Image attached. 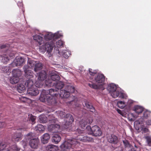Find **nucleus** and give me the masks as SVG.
I'll list each match as a JSON object with an SVG mask.
<instances>
[{"label": "nucleus", "instance_id": "1", "mask_svg": "<svg viewBox=\"0 0 151 151\" xmlns=\"http://www.w3.org/2000/svg\"><path fill=\"white\" fill-rule=\"evenodd\" d=\"M55 42L53 40L50 42L44 43L40 47V50L42 52H44L47 50V52L50 53L52 51L55 47V49L56 50H57L58 53L61 55L60 52L59 51L58 48H62L64 47L65 43L63 41L59 40L56 42V45H55Z\"/></svg>", "mask_w": 151, "mask_h": 151}, {"label": "nucleus", "instance_id": "2", "mask_svg": "<svg viewBox=\"0 0 151 151\" xmlns=\"http://www.w3.org/2000/svg\"><path fill=\"white\" fill-rule=\"evenodd\" d=\"M80 145V142L75 139H68L63 142L60 146V151H67L70 148H77Z\"/></svg>", "mask_w": 151, "mask_h": 151}, {"label": "nucleus", "instance_id": "3", "mask_svg": "<svg viewBox=\"0 0 151 151\" xmlns=\"http://www.w3.org/2000/svg\"><path fill=\"white\" fill-rule=\"evenodd\" d=\"M95 80L96 83V85L94 83L88 84L89 86L91 88L95 89H104L103 86L105 81V76L102 74H99L95 77Z\"/></svg>", "mask_w": 151, "mask_h": 151}, {"label": "nucleus", "instance_id": "4", "mask_svg": "<svg viewBox=\"0 0 151 151\" xmlns=\"http://www.w3.org/2000/svg\"><path fill=\"white\" fill-rule=\"evenodd\" d=\"M58 116L60 118H63L66 117V122L63 125L62 127L63 129H67L68 127L71 126V124L73 122V120L72 116L69 114H65V112L61 111H58L57 112Z\"/></svg>", "mask_w": 151, "mask_h": 151}, {"label": "nucleus", "instance_id": "5", "mask_svg": "<svg viewBox=\"0 0 151 151\" xmlns=\"http://www.w3.org/2000/svg\"><path fill=\"white\" fill-rule=\"evenodd\" d=\"M46 100L49 104H52L55 103V99L53 97L54 96H56L58 94V90L56 88H51L48 91H46Z\"/></svg>", "mask_w": 151, "mask_h": 151}, {"label": "nucleus", "instance_id": "6", "mask_svg": "<svg viewBox=\"0 0 151 151\" xmlns=\"http://www.w3.org/2000/svg\"><path fill=\"white\" fill-rule=\"evenodd\" d=\"M33 133H29L25 136L26 141L30 139L29 144L32 148H36L38 146L39 142L38 138H33Z\"/></svg>", "mask_w": 151, "mask_h": 151}, {"label": "nucleus", "instance_id": "7", "mask_svg": "<svg viewBox=\"0 0 151 151\" xmlns=\"http://www.w3.org/2000/svg\"><path fill=\"white\" fill-rule=\"evenodd\" d=\"M47 76L46 72L44 71L37 73L36 77L37 80L35 82V84L37 87H40L42 86V81L46 78Z\"/></svg>", "mask_w": 151, "mask_h": 151}, {"label": "nucleus", "instance_id": "8", "mask_svg": "<svg viewBox=\"0 0 151 151\" xmlns=\"http://www.w3.org/2000/svg\"><path fill=\"white\" fill-rule=\"evenodd\" d=\"M49 79L45 81V84L46 86H53L54 83L52 81H58L60 78L59 76L56 73L52 72L50 76L49 77Z\"/></svg>", "mask_w": 151, "mask_h": 151}, {"label": "nucleus", "instance_id": "9", "mask_svg": "<svg viewBox=\"0 0 151 151\" xmlns=\"http://www.w3.org/2000/svg\"><path fill=\"white\" fill-rule=\"evenodd\" d=\"M9 145H6L4 143H0V151H18V149L15 145L12 146L11 147H9Z\"/></svg>", "mask_w": 151, "mask_h": 151}, {"label": "nucleus", "instance_id": "10", "mask_svg": "<svg viewBox=\"0 0 151 151\" xmlns=\"http://www.w3.org/2000/svg\"><path fill=\"white\" fill-rule=\"evenodd\" d=\"M50 123H51L48 127V129L49 131H52L55 129H59L60 128L59 124H55L57 122V119L53 118L49 120Z\"/></svg>", "mask_w": 151, "mask_h": 151}, {"label": "nucleus", "instance_id": "11", "mask_svg": "<svg viewBox=\"0 0 151 151\" xmlns=\"http://www.w3.org/2000/svg\"><path fill=\"white\" fill-rule=\"evenodd\" d=\"M24 59L20 57H17L14 61L10 65V67H14L15 66H21L24 63Z\"/></svg>", "mask_w": 151, "mask_h": 151}, {"label": "nucleus", "instance_id": "12", "mask_svg": "<svg viewBox=\"0 0 151 151\" xmlns=\"http://www.w3.org/2000/svg\"><path fill=\"white\" fill-rule=\"evenodd\" d=\"M110 94L114 98H116L119 96V98L126 99L127 97L126 94H125L121 92H119L118 88L115 90V91L111 93Z\"/></svg>", "mask_w": 151, "mask_h": 151}, {"label": "nucleus", "instance_id": "13", "mask_svg": "<svg viewBox=\"0 0 151 151\" xmlns=\"http://www.w3.org/2000/svg\"><path fill=\"white\" fill-rule=\"evenodd\" d=\"M23 69L25 73V76L26 78L30 79L32 78L34 76L33 72L28 69V66H24Z\"/></svg>", "mask_w": 151, "mask_h": 151}, {"label": "nucleus", "instance_id": "14", "mask_svg": "<svg viewBox=\"0 0 151 151\" xmlns=\"http://www.w3.org/2000/svg\"><path fill=\"white\" fill-rule=\"evenodd\" d=\"M36 87H34L27 90V93L31 96H36L39 93V91Z\"/></svg>", "mask_w": 151, "mask_h": 151}, {"label": "nucleus", "instance_id": "15", "mask_svg": "<svg viewBox=\"0 0 151 151\" xmlns=\"http://www.w3.org/2000/svg\"><path fill=\"white\" fill-rule=\"evenodd\" d=\"M92 122V120L91 118L88 119L86 120L82 119L79 122L80 126L81 128L83 129L85 127L87 124L91 123Z\"/></svg>", "mask_w": 151, "mask_h": 151}, {"label": "nucleus", "instance_id": "16", "mask_svg": "<svg viewBox=\"0 0 151 151\" xmlns=\"http://www.w3.org/2000/svg\"><path fill=\"white\" fill-rule=\"evenodd\" d=\"M50 138V136L47 133H45L41 137V140L42 143L45 144L47 143Z\"/></svg>", "mask_w": 151, "mask_h": 151}, {"label": "nucleus", "instance_id": "17", "mask_svg": "<svg viewBox=\"0 0 151 151\" xmlns=\"http://www.w3.org/2000/svg\"><path fill=\"white\" fill-rule=\"evenodd\" d=\"M22 133H15L12 138V140L14 141H18L21 140L22 137Z\"/></svg>", "mask_w": 151, "mask_h": 151}, {"label": "nucleus", "instance_id": "18", "mask_svg": "<svg viewBox=\"0 0 151 151\" xmlns=\"http://www.w3.org/2000/svg\"><path fill=\"white\" fill-rule=\"evenodd\" d=\"M61 140L60 135L58 134H54L52 137V141L55 144H57Z\"/></svg>", "mask_w": 151, "mask_h": 151}, {"label": "nucleus", "instance_id": "19", "mask_svg": "<svg viewBox=\"0 0 151 151\" xmlns=\"http://www.w3.org/2000/svg\"><path fill=\"white\" fill-rule=\"evenodd\" d=\"M60 96L61 98H66L70 96V93L69 91H67V90H60Z\"/></svg>", "mask_w": 151, "mask_h": 151}, {"label": "nucleus", "instance_id": "20", "mask_svg": "<svg viewBox=\"0 0 151 151\" xmlns=\"http://www.w3.org/2000/svg\"><path fill=\"white\" fill-rule=\"evenodd\" d=\"M46 96V91L45 90L42 91L41 94L40 95L39 100L40 101L42 102H46V103L49 104L50 105L51 104H49L47 102V100Z\"/></svg>", "mask_w": 151, "mask_h": 151}, {"label": "nucleus", "instance_id": "21", "mask_svg": "<svg viewBox=\"0 0 151 151\" xmlns=\"http://www.w3.org/2000/svg\"><path fill=\"white\" fill-rule=\"evenodd\" d=\"M86 129L89 131H91L92 132H97L100 131V128L96 125L92 127V128H91L90 126H87L86 127Z\"/></svg>", "mask_w": 151, "mask_h": 151}, {"label": "nucleus", "instance_id": "22", "mask_svg": "<svg viewBox=\"0 0 151 151\" xmlns=\"http://www.w3.org/2000/svg\"><path fill=\"white\" fill-rule=\"evenodd\" d=\"M25 86L27 88V89L31 88L34 87H36V84L34 86V83L32 80L29 79L25 83Z\"/></svg>", "mask_w": 151, "mask_h": 151}, {"label": "nucleus", "instance_id": "23", "mask_svg": "<svg viewBox=\"0 0 151 151\" xmlns=\"http://www.w3.org/2000/svg\"><path fill=\"white\" fill-rule=\"evenodd\" d=\"M43 36L45 40L47 41L51 40L53 38L55 39L54 34L51 32H46Z\"/></svg>", "mask_w": 151, "mask_h": 151}, {"label": "nucleus", "instance_id": "24", "mask_svg": "<svg viewBox=\"0 0 151 151\" xmlns=\"http://www.w3.org/2000/svg\"><path fill=\"white\" fill-rule=\"evenodd\" d=\"M143 108L142 106L139 105L134 106L133 108V110L137 114L141 113L143 111Z\"/></svg>", "mask_w": 151, "mask_h": 151}, {"label": "nucleus", "instance_id": "25", "mask_svg": "<svg viewBox=\"0 0 151 151\" xmlns=\"http://www.w3.org/2000/svg\"><path fill=\"white\" fill-rule=\"evenodd\" d=\"M42 39V37L40 35H36L33 36L34 40L37 42L40 45H41L43 42Z\"/></svg>", "mask_w": 151, "mask_h": 151}, {"label": "nucleus", "instance_id": "26", "mask_svg": "<svg viewBox=\"0 0 151 151\" xmlns=\"http://www.w3.org/2000/svg\"><path fill=\"white\" fill-rule=\"evenodd\" d=\"M117 88L116 85L113 83L109 84L107 87V90L110 94Z\"/></svg>", "mask_w": 151, "mask_h": 151}, {"label": "nucleus", "instance_id": "27", "mask_svg": "<svg viewBox=\"0 0 151 151\" xmlns=\"http://www.w3.org/2000/svg\"><path fill=\"white\" fill-rule=\"evenodd\" d=\"M108 141L111 143H115L117 140V137L114 134H111L107 137Z\"/></svg>", "mask_w": 151, "mask_h": 151}, {"label": "nucleus", "instance_id": "28", "mask_svg": "<svg viewBox=\"0 0 151 151\" xmlns=\"http://www.w3.org/2000/svg\"><path fill=\"white\" fill-rule=\"evenodd\" d=\"M83 104L84 107H86L87 108L90 109V111L93 112L95 111V109L93 106L91 105L89 103L86 101H84L83 103Z\"/></svg>", "mask_w": 151, "mask_h": 151}, {"label": "nucleus", "instance_id": "29", "mask_svg": "<svg viewBox=\"0 0 151 151\" xmlns=\"http://www.w3.org/2000/svg\"><path fill=\"white\" fill-rule=\"evenodd\" d=\"M46 148L47 151H57L58 149V147L53 145H48Z\"/></svg>", "mask_w": 151, "mask_h": 151}, {"label": "nucleus", "instance_id": "30", "mask_svg": "<svg viewBox=\"0 0 151 151\" xmlns=\"http://www.w3.org/2000/svg\"><path fill=\"white\" fill-rule=\"evenodd\" d=\"M42 65L41 63L37 61L34 68V71L37 72L42 69Z\"/></svg>", "mask_w": 151, "mask_h": 151}, {"label": "nucleus", "instance_id": "31", "mask_svg": "<svg viewBox=\"0 0 151 151\" xmlns=\"http://www.w3.org/2000/svg\"><path fill=\"white\" fill-rule=\"evenodd\" d=\"M19 76H13L10 80V83L12 84H15L17 83L19 81Z\"/></svg>", "mask_w": 151, "mask_h": 151}, {"label": "nucleus", "instance_id": "32", "mask_svg": "<svg viewBox=\"0 0 151 151\" xmlns=\"http://www.w3.org/2000/svg\"><path fill=\"white\" fill-rule=\"evenodd\" d=\"M37 61H35L30 59H28L27 62L28 68H34Z\"/></svg>", "mask_w": 151, "mask_h": 151}, {"label": "nucleus", "instance_id": "33", "mask_svg": "<svg viewBox=\"0 0 151 151\" xmlns=\"http://www.w3.org/2000/svg\"><path fill=\"white\" fill-rule=\"evenodd\" d=\"M17 89L18 92L22 93L25 91V88L24 86L22 84H19L17 87Z\"/></svg>", "mask_w": 151, "mask_h": 151}, {"label": "nucleus", "instance_id": "34", "mask_svg": "<svg viewBox=\"0 0 151 151\" xmlns=\"http://www.w3.org/2000/svg\"><path fill=\"white\" fill-rule=\"evenodd\" d=\"M45 129L44 127L41 124H38L35 128V130L36 131L43 132Z\"/></svg>", "mask_w": 151, "mask_h": 151}, {"label": "nucleus", "instance_id": "35", "mask_svg": "<svg viewBox=\"0 0 151 151\" xmlns=\"http://www.w3.org/2000/svg\"><path fill=\"white\" fill-rule=\"evenodd\" d=\"M13 76H19L21 74V72L19 69H14L12 71Z\"/></svg>", "mask_w": 151, "mask_h": 151}, {"label": "nucleus", "instance_id": "36", "mask_svg": "<svg viewBox=\"0 0 151 151\" xmlns=\"http://www.w3.org/2000/svg\"><path fill=\"white\" fill-rule=\"evenodd\" d=\"M55 87L56 88V89L58 90V91H59V89H61L64 86V84L61 81H59L57 82L55 84Z\"/></svg>", "mask_w": 151, "mask_h": 151}, {"label": "nucleus", "instance_id": "37", "mask_svg": "<svg viewBox=\"0 0 151 151\" xmlns=\"http://www.w3.org/2000/svg\"><path fill=\"white\" fill-rule=\"evenodd\" d=\"M39 119L40 122L42 123H45L47 121V117L44 115H40Z\"/></svg>", "mask_w": 151, "mask_h": 151}, {"label": "nucleus", "instance_id": "38", "mask_svg": "<svg viewBox=\"0 0 151 151\" xmlns=\"http://www.w3.org/2000/svg\"><path fill=\"white\" fill-rule=\"evenodd\" d=\"M63 56L65 58H68L71 55L70 52L64 50L62 52Z\"/></svg>", "mask_w": 151, "mask_h": 151}, {"label": "nucleus", "instance_id": "39", "mask_svg": "<svg viewBox=\"0 0 151 151\" xmlns=\"http://www.w3.org/2000/svg\"><path fill=\"white\" fill-rule=\"evenodd\" d=\"M67 91H69V93H74L75 90L74 87L71 86H69L67 87Z\"/></svg>", "mask_w": 151, "mask_h": 151}, {"label": "nucleus", "instance_id": "40", "mask_svg": "<svg viewBox=\"0 0 151 151\" xmlns=\"http://www.w3.org/2000/svg\"><path fill=\"white\" fill-rule=\"evenodd\" d=\"M117 105L119 108L123 109L126 106L125 104L122 101H119L117 103Z\"/></svg>", "mask_w": 151, "mask_h": 151}, {"label": "nucleus", "instance_id": "41", "mask_svg": "<svg viewBox=\"0 0 151 151\" xmlns=\"http://www.w3.org/2000/svg\"><path fill=\"white\" fill-rule=\"evenodd\" d=\"M123 142L125 147H130V144L127 140L125 139L124 140H123Z\"/></svg>", "mask_w": 151, "mask_h": 151}, {"label": "nucleus", "instance_id": "42", "mask_svg": "<svg viewBox=\"0 0 151 151\" xmlns=\"http://www.w3.org/2000/svg\"><path fill=\"white\" fill-rule=\"evenodd\" d=\"M84 138H85L84 141V142H86L87 141L92 142L93 141V139L90 137L85 136Z\"/></svg>", "mask_w": 151, "mask_h": 151}, {"label": "nucleus", "instance_id": "43", "mask_svg": "<svg viewBox=\"0 0 151 151\" xmlns=\"http://www.w3.org/2000/svg\"><path fill=\"white\" fill-rule=\"evenodd\" d=\"M102 133H88V134L95 137H99L101 135Z\"/></svg>", "mask_w": 151, "mask_h": 151}, {"label": "nucleus", "instance_id": "44", "mask_svg": "<svg viewBox=\"0 0 151 151\" xmlns=\"http://www.w3.org/2000/svg\"><path fill=\"white\" fill-rule=\"evenodd\" d=\"M145 138L148 146L151 147V137L147 136Z\"/></svg>", "mask_w": 151, "mask_h": 151}, {"label": "nucleus", "instance_id": "45", "mask_svg": "<svg viewBox=\"0 0 151 151\" xmlns=\"http://www.w3.org/2000/svg\"><path fill=\"white\" fill-rule=\"evenodd\" d=\"M54 34L55 35V39L58 38L63 35L61 33H60L58 32L55 33Z\"/></svg>", "mask_w": 151, "mask_h": 151}, {"label": "nucleus", "instance_id": "46", "mask_svg": "<svg viewBox=\"0 0 151 151\" xmlns=\"http://www.w3.org/2000/svg\"><path fill=\"white\" fill-rule=\"evenodd\" d=\"M150 114V112L148 111L144 112L143 113V117L144 118L147 119L149 116Z\"/></svg>", "mask_w": 151, "mask_h": 151}, {"label": "nucleus", "instance_id": "47", "mask_svg": "<svg viewBox=\"0 0 151 151\" xmlns=\"http://www.w3.org/2000/svg\"><path fill=\"white\" fill-rule=\"evenodd\" d=\"M85 136H84L83 135H81V134H79L77 136V139H79L80 140L84 142V139L85 138H84L85 137Z\"/></svg>", "mask_w": 151, "mask_h": 151}, {"label": "nucleus", "instance_id": "48", "mask_svg": "<svg viewBox=\"0 0 151 151\" xmlns=\"http://www.w3.org/2000/svg\"><path fill=\"white\" fill-rule=\"evenodd\" d=\"M17 129V130L18 131H26V128L24 127H17L15 129Z\"/></svg>", "mask_w": 151, "mask_h": 151}, {"label": "nucleus", "instance_id": "49", "mask_svg": "<svg viewBox=\"0 0 151 151\" xmlns=\"http://www.w3.org/2000/svg\"><path fill=\"white\" fill-rule=\"evenodd\" d=\"M29 99L26 97H22L20 98V100L24 102H25L27 101Z\"/></svg>", "mask_w": 151, "mask_h": 151}, {"label": "nucleus", "instance_id": "50", "mask_svg": "<svg viewBox=\"0 0 151 151\" xmlns=\"http://www.w3.org/2000/svg\"><path fill=\"white\" fill-rule=\"evenodd\" d=\"M30 119L32 122L33 124L35 123V122H34L35 120V116L31 115L30 117Z\"/></svg>", "mask_w": 151, "mask_h": 151}, {"label": "nucleus", "instance_id": "51", "mask_svg": "<svg viewBox=\"0 0 151 151\" xmlns=\"http://www.w3.org/2000/svg\"><path fill=\"white\" fill-rule=\"evenodd\" d=\"M6 126L5 123L4 122H0V128L4 127Z\"/></svg>", "mask_w": 151, "mask_h": 151}, {"label": "nucleus", "instance_id": "52", "mask_svg": "<svg viewBox=\"0 0 151 151\" xmlns=\"http://www.w3.org/2000/svg\"><path fill=\"white\" fill-rule=\"evenodd\" d=\"M2 60H5V62H7L9 60V59L8 57L6 56L5 57H4L2 59Z\"/></svg>", "mask_w": 151, "mask_h": 151}, {"label": "nucleus", "instance_id": "53", "mask_svg": "<svg viewBox=\"0 0 151 151\" xmlns=\"http://www.w3.org/2000/svg\"><path fill=\"white\" fill-rule=\"evenodd\" d=\"M92 70L91 69H89V73L91 75H93V74L96 73V72L92 71Z\"/></svg>", "mask_w": 151, "mask_h": 151}, {"label": "nucleus", "instance_id": "54", "mask_svg": "<svg viewBox=\"0 0 151 151\" xmlns=\"http://www.w3.org/2000/svg\"><path fill=\"white\" fill-rule=\"evenodd\" d=\"M146 124L148 125H151V119H149L146 122Z\"/></svg>", "mask_w": 151, "mask_h": 151}, {"label": "nucleus", "instance_id": "55", "mask_svg": "<svg viewBox=\"0 0 151 151\" xmlns=\"http://www.w3.org/2000/svg\"><path fill=\"white\" fill-rule=\"evenodd\" d=\"M142 131L145 132H147L148 131V129L147 128L144 127L142 128Z\"/></svg>", "mask_w": 151, "mask_h": 151}, {"label": "nucleus", "instance_id": "56", "mask_svg": "<svg viewBox=\"0 0 151 151\" xmlns=\"http://www.w3.org/2000/svg\"><path fill=\"white\" fill-rule=\"evenodd\" d=\"M133 101L132 100L129 99L128 101V104H132L133 103Z\"/></svg>", "mask_w": 151, "mask_h": 151}, {"label": "nucleus", "instance_id": "57", "mask_svg": "<svg viewBox=\"0 0 151 151\" xmlns=\"http://www.w3.org/2000/svg\"><path fill=\"white\" fill-rule=\"evenodd\" d=\"M118 112V113H119V114H121V111L120 110H119V109H118L117 110Z\"/></svg>", "mask_w": 151, "mask_h": 151}, {"label": "nucleus", "instance_id": "58", "mask_svg": "<svg viewBox=\"0 0 151 151\" xmlns=\"http://www.w3.org/2000/svg\"><path fill=\"white\" fill-rule=\"evenodd\" d=\"M139 123V121H136L134 122V124H137Z\"/></svg>", "mask_w": 151, "mask_h": 151}, {"label": "nucleus", "instance_id": "59", "mask_svg": "<svg viewBox=\"0 0 151 151\" xmlns=\"http://www.w3.org/2000/svg\"><path fill=\"white\" fill-rule=\"evenodd\" d=\"M5 47V46H4L3 47ZM1 48H3V47H1Z\"/></svg>", "mask_w": 151, "mask_h": 151}, {"label": "nucleus", "instance_id": "60", "mask_svg": "<svg viewBox=\"0 0 151 151\" xmlns=\"http://www.w3.org/2000/svg\"><path fill=\"white\" fill-rule=\"evenodd\" d=\"M71 102H73V101H72Z\"/></svg>", "mask_w": 151, "mask_h": 151}]
</instances>
